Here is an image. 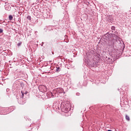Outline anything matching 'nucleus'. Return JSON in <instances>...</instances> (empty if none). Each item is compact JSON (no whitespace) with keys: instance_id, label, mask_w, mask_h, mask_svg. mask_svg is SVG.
I'll return each instance as SVG.
<instances>
[{"instance_id":"nucleus-11","label":"nucleus","mask_w":131,"mask_h":131,"mask_svg":"<svg viewBox=\"0 0 131 131\" xmlns=\"http://www.w3.org/2000/svg\"><path fill=\"white\" fill-rule=\"evenodd\" d=\"M24 94L25 95H27V94H28V92L26 91Z\"/></svg>"},{"instance_id":"nucleus-3","label":"nucleus","mask_w":131,"mask_h":131,"mask_svg":"<svg viewBox=\"0 0 131 131\" xmlns=\"http://www.w3.org/2000/svg\"><path fill=\"white\" fill-rule=\"evenodd\" d=\"M125 118H126V120H128V121H129V120H130L129 117L128 116H127V115H125Z\"/></svg>"},{"instance_id":"nucleus-10","label":"nucleus","mask_w":131,"mask_h":131,"mask_svg":"<svg viewBox=\"0 0 131 131\" xmlns=\"http://www.w3.org/2000/svg\"><path fill=\"white\" fill-rule=\"evenodd\" d=\"M80 95V93H76V96H79Z\"/></svg>"},{"instance_id":"nucleus-5","label":"nucleus","mask_w":131,"mask_h":131,"mask_svg":"<svg viewBox=\"0 0 131 131\" xmlns=\"http://www.w3.org/2000/svg\"><path fill=\"white\" fill-rule=\"evenodd\" d=\"M27 18L28 19V20H31V16L30 15H28L27 17Z\"/></svg>"},{"instance_id":"nucleus-15","label":"nucleus","mask_w":131,"mask_h":131,"mask_svg":"<svg viewBox=\"0 0 131 131\" xmlns=\"http://www.w3.org/2000/svg\"><path fill=\"white\" fill-rule=\"evenodd\" d=\"M110 17H112V15H110Z\"/></svg>"},{"instance_id":"nucleus-8","label":"nucleus","mask_w":131,"mask_h":131,"mask_svg":"<svg viewBox=\"0 0 131 131\" xmlns=\"http://www.w3.org/2000/svg\"><path fill=\"white\" fill-rule=\"evenodd\" d=\"M3 31L4 30H3V29H0V33H3Z\"/></svg>"},{"instance_id":"nucleus-13","label":"nucleus","mask_w":131,"mask_h":131,"mask_svg":"<svg viewBox=\"0 0 131 131\" xmlns=\"http://www.w3.org/2000/svg\"><path fill=\"white\" fill-rule=\"evenodd\" d=\"M55 40H52V42H55Z\"/></svg>"},{"instance_id":"nucleus-16","label":"nucleus","mask_w":131,"mask_h":131,"mask_svg":"<svg viewBox=\"0 0 131 131\" xmlns=\"http://www.w3.org/2000/svg\"><path fill=\"white\" fill-rule=\"evenodd\" d=\"M107 131H112V130H108Z\"/></svg>"},{"instance_id":"nucleus-1","label":"nucleus","mask_w":131,"mask_h":131,"mask_svg":"<svg viewBox=\"0 0 131 131\" xmlns=\"http://www.w3.org/2000/svg\"><path fill=\"white\" fill-rule=\"evenodd\" d=\"M64 92V89L62 88H57V90L53 91V93H49V95L51 96V98H54V94L58 93L59 94H62Z\"/></svg>"},{"instance_id":"nucleus-2","label":"nucleus","mask_w":131,"mask_h":131,"mask_svg":"<svg viewBox=\"0 0 131 131\" xmlns=\"http://www.w3.org/2000/svg\"><path fill=\"white\" fill-rule=\"evenodd\" d=\"M9 19L10 20V21H12V20H13V16H12V15H9Z\"/></svg>"},{"instance_id":"nucleus-12","label":"nucleus","mask_w":131,"mask_h":131,"mask_svg":"<svg viewBox=\"0 0 131 131\" xmlns=\"http://www.w3.org/2000/svg\"><path fill=\"white\" fill-rule=\"evenodd\" d=\"M3 25H7V24H5V21L3 22Z\"/></svg>"},{"instance_id":"nucleus-14","label":"nucleus","mask_w":131,"mask_h":131,"mask_svg":"<svg viewBox=\"0 0 131 131\" xmlns=\"http://www.w3.org/2000/svg\"><path fill=\"white\" fill-rule=\"evenodd\" d=\"M108 107H110V105H107V108H108Z\"/></svg>"},{"instance_id":"nucleus-7","label":"nucleus","mask_w":131,"mask_h":131,"mask_svg":"<svg viewBox=\"0 0 131 131\" xmlns=\"http://www.w3.org/2000/svg\"><path fill=\"white\" fill-rule=\"evenodd\" d=\"M112 30H115V27L112 26Z\"/></svg>"},{"instance_id":"nucleus-4","label":"nucleus","mask_w":131,"mask_h":131,"mask_svg":"<svg viewBox=\"0 0 131 131\" xmlns=\"http://www.w3.org/2000/svg\"><path fill=\"white\" fill-rule=\"evenodd\" d=\"M59 71H60V67L56 68V72H59Z\"/></svg>"},{"instance_id":"nucleus-9","label":"nucleus","mask_w":131,"mask_h":131,"mask_svg":"<svg viewBox=\"0 0 131 131\" xmlns=\"http://www.w3.org/2000/svg\"><path fill=\"white\" fill-rule=\"evenodd\" d=\"M21 43H22L21 42L18 43H17L18 47H20L21 46Z\"/></svg>"},{"instance_id":"nucleus-6","label":"nucleus","mask_w":131,"mask_h":131,"mask_svg":"<svg viewBox=\"0 0 131 131\" xmlns=\"http://www.w3.org/2000/svg\"><path fill=\"white\" fill-rule=\"evenodd\" d=\"M21 94L22 96V98H24V92L23 91H21Z\"/></svg>"}]
</instances>
